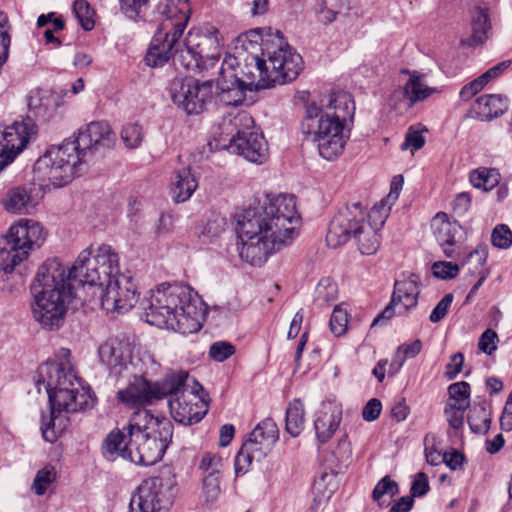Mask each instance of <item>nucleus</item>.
I'll return each instance as SVG.
<instances>
[{
  "instance_id": "nucleus-49",
  "label": "nucleus",
  "mask_w": 512,
  "mask_h": 512,
  "mask_svg": "<svg viewBox=\"0 0 512 512\" xmlns=\"http://www.w3.org/2000/svg\"><path fill=\"white\" fill-rule=\"evenodd\" d=\"M199 468L203 471V476L220 477L222 458L217 454L206 452L202 456Z\"/></svg>"
},
{
  "instance_id": "nucleus-21",
  "label": "nucleus",
  "mask_w": 512,
  "mask_h": 512,
  "mask_svg": "<svg viewBox=\"0 0 512 512\" xmlns=\"http://www.w3.org/2000/svg\"><path fill=\"white\" fill-rule=\"evenodd\" d=\"M98 355L112 373L121 374L131 364L132 346L127 340L110 338L100 345Z\"/></svg>"
},
{
  "instance_id": "nucleus-20",
  "label": "nucleus",
  "mask_w": 512,
  "mask_h": 512,
  "mask_svg": "<svg viewBox=\"0 0 512 512\" xmlns=\"http://www.w3.org/2000/svg\"><path fill=\"white\" fill-rule=\"evenodd\" d=\"M235 59H224L218 68L216 79L217 95L219 100L227 106L241 105L246 97L248 87H244L234 75Z\"/></svg>"
},
{
  "instance_id": "nucleus-5",
  "label": "nucleus",
  "mask_w": 512,
  "mask_h": 512,
  "mask_svg": "<svg viewBox=\"0 0 512 512\" xmlns=\"http://www.w3.org/2000/svg\"><path fill=\"white\" fill-rule=\"evenodd\" d=\"M69 270L58 259H49L37 271L31 284L33 319L46 330H57L64 323L68 305L74 297Z\"/></svg>"
},
{
  "instance_id": "nucleus-16",
  "label": "nucleus",
  "mask_w": 512,
  "mask_h": 512,
  "mask_svg": "<svg viewBox=\"0 0 512 512\" xmlns=\"http://www.w3.org/2000/svg\"><path fill=\"white\" fill-rule=\"evenodd\" d=\"M37 134V125L32 116L15 121L0 133V171L27 146Z\"/></svg>"
},
{
  "instance_id": "nucleus-8",
  "label": "nucleus",
  "mask_w": 512,
  "mask_h": 512,
  "mask_svg": "<svg viewBox=\"0 0 512 512\" xmlns=\"http://www.w3.org/2000/svg\"><path fill=\"white\" fill-rule=\"evenodd\" d=\"M157 11L162 19L145 57L146 64L151 67L163 66L171 59L173 50L181 45L190 6L188 0H164L157 6Z\"/></svg>"
},
{
  "instance_id": "nucleus-14",
  "label": "nucleus",
  "mask_w": 512,
  "mask_h": 512,
  "mask_svg": "<svg viewBox=\"0 0 512 512\" xmlns=\"http://www.w3.org/2000/svg\"><path fill=\"white\" fill-rule=\"evenodd\" d=\"M172 102L189 115L200 114L212 98V81L199 83L191 78H175L170 84Z\"/></svg>"
},
{
  "instance_id": "nucleus-24",
  "label": "nucleus",
  "mask_w": 512,
  "mask_h": 512,
  "mask_svg": "<svg viewBox=\"0 0 512 512\" xmlns=\"http://www.w3.org/2000/svg\"><path fill=\"white\" fill-rule=\"evenodd\" d=\"M29 113L38 120L48 122L56 115L61 101L59 96L45 89H34L28 95Z\"/></svg>"
},
{
  "instance_id": "nucleus-48",
  "label": "nucleus",
  "mask_w": 512,
  "mask_h": 512,
  "mask_svg": "<svg viewBox=\"0 0 512 512\" xmlns=\"http://www.w3.org/2000/svg\"><path fill=\"white\" fill-rule=\"evenodd\" d=\"M331 332L336 336L340 337L346 333L348 327V313L346 309H343L341 306H335L330 322H329Z\"/></svg>"
},
{
  "instance_id": "nucleus-12",
  "label": "nucleus",
  "mask_w": 512,
  "mask_h": 512,
  "mask_svg": "<svg viewBox=\"0 0 512 512\" xmlns=\"http://www.w3.org/2000/svg\"><path fill=\"white\" fill-rule=\"evenodd\" d=\"M261 51L269 69L272 87L295 80L303 69V60L279 31L261 38Z\"/></svg>"
},
{
  "instance_id": "nucleus-9",
  "label": "nucleus",
  "mask_w": 512,
  "mask_h": 512,
  "mask_svg": "<svg viewBox=\"0 0 512 512\" xmlns=\"http://www.w3.org/2000/svg\"><path fill=\"white\" fill-rule=\"evenodd\" d=\"M186 371H170L163 378L162 398L168 397L173 419L184 425L200 422L208 411L207 402L199 396L202 386L192 379L190 386Z\"/></svg>"
},
{
  "instance_id": "nucleus-47",
  "label": "nucleus",
  "mask_w": 512,
  "mask_h": 512,
  "mask_svg": "<svg viewBox=\"0 0 512 512\" xmlns=\"http://www.w3.org/2000/svg\"><path fill=\"white\" fill-rule=\"evenodd\" d=\"M144 138L143 129L140 125L133 123L127 124L121 131V139L129 149H135L140 146Z\"/></svg>"
},
{
  "instance_id": "nucleus-1",
  "label": "nucleus",
  "mask_w": 512,
  "mask_h": 512,
  "mask_svg": "<svg viewBox=\"0 0 512 512\" xmlns=\"http://www.w3.org/2000/svg\"><path fill=\"white\" fill-rule=\"evenodd\" d=\"M299 221L294 195H278L263 206L243 210L236 224L240 258L251 266H262L292 242Z\"/></svg>"
},
{
  "instance_id": "nucleus-56",
  "label": "nucleus",
  "mask_w": 512,
  "mask_h": 512,
  "mask_svg": "<svg viewBox=\"0 0 512 512\" xmlns=\"http://www.w3.org/2000/svg\"><path fill=\"white\" fill-rule=\"evenodd\" d=\"M466 409L467 408H461V406L446 404L444 413L446 415L449 425L452 428L458 429L463 425L464 411Z\"/></svg>"
},
{
  "instance_id": "nucleus-34",
  "label": "nucleus",
  "mask_w": 512,
  "mask_h": 512,
  "mask_svg": "<svg viewBox=\"0 0 512 512\" xmlns=\"http://www.w3.org/2000/svg\"><path fill=\"white\" fill-rule=\"evenodd\" d=\"M507 98L500 94H485L478 97L473 104V111L482 121H490L505 113Z\"/></svg>"
},
{
  "instance_id": "nucleus-22",
  "label": "nucleus",
  "mask_w": 512,
  "mask_h": 512,
  "mask_svg": "<svg viewBox=\"0 0 512 512\" xmlns=\"http://www.w3.org/2000/svg\"><path fill=\"white\" fill-rule=\"evenodd\" d=\"M75 372L72 364L69 359H63L60 362L57 361H48L42 364L38 368V380L36 381L37 385L43 383L45 385L46 391L49 389H58V394L54 396L57 401L63 399V389L59 388L63 386L64 382L67 379H73V373Z\"/></svg>"
},
{
  "instance_id": "nucleus-40",
  "label": "nucleus",
  "mask_w": 512,
  "mask_h": 512,
  "mask_svg": "<svg viewBox=\"0 0 512 512\" xmlns=\"http://www.w3.org/2000/svg\"><path fill=\"white\" fill-rule=\"evenodd\" d=\"M337 297V284L330 278H322L315 288L314 303L319 307H325L335 301Z\"/></svg>"
},
{
  "instance_id": "nucleus-10",
  "label": "nucleus",
  "mask_w": 512,
  "mask_h": 512,
  "mask_svg": "<svg viewBox=\"0 0 512 512\" xmlns=\"http://www.w3.org/2000/svg\"><path fill=\"white\" fill-rule=\"evenodd\" d=\"M356 238L358 249L363 255H373L380 247L379 231L366 224V213L359 202L339 210L330 222L326 242L336 248Z\"/></svg>"
},
{
  "instance_id": "nucleus-36",
  "label": "nucleus",
  "mask_w": 512,
  "mask_h": 512,
  "mask_svg": "<svg viewBox=\"0 0 512 512\" xmlns=\"http://www.w3.org/2000/svg\"><path fill=\"white\" fill-rule=\"evenodd\" d=\"M304 423V405L300 399H294L286 409L285 429L292 437H297L303 430Z\"/></svg>"
},
{
  "instance_id": "nucleus-42",
  "label": "nucleus",
  "mask_w": 512,
  "mask_h": 512,
  "mask_svg": "<svg viewBox=\"0 0 512 512\" xmlns=\"http://www.w3.org/2000/svg\"><path fill=\"white\" fill-rule=\"evenodd\" d=\"M500 174L495 169L481 168L470 174L471 184L478 189L490 191L499 182Z\"/></svg>"
},
{
  "instance_id": "nucleus-19",
  "label": "nucleus",
  "mask_w": 512,
  "mask_h": 512,
  "mask_svg": "<svg viewBox=\"0 0 512 512\" xmlns=\"http://www.w3.org/2000/svg\"><path fill=\"white\" fill-rule=\"evenodd\" d=\"M163 379L150 383L143 376H134L125 389L117 392V399L128 407L136 408L162 398Z\"/></svg>"
},
{
  "instance_id": "nucleus-35",
  "label": "nucleus",
  "mask_w": 512,
  "mask_h": 512,
  "mask_svg": "<svg viewBox=\"0 0 512 512\" xmlns=\"http://www.w3.org/2000/svg\"><path fill=\"white\" fill-rule=\"evenodd\" d=\"M1 203L7 212L13 214H29L36 206L30 191L21 186L9 189Z\"/></svg>"
},
{
  "instance_id": "nucleus-32",
  "label": "nucleus",
  "mask_w": 512,
  "mask_h": 512,
  "mask_svg": "<svg viewBox=\"0 0 512 512\" xmlns=\"http://www.w3.org/2000/svg\"><path fill=\"white\" fill-rule=\"evenodd\" d=\"M164 421L169 420L163 416H155L150 410L139 407L132 414L127 426L116 432H124L127 435V439H129L132 433H149V431L160 429V425H162Z\"/></svg>"
},
{
  "instance_id": "nucleus-33",
  "label": "nucleus",
  "mask_w": 512,
  "mask_h": 512,
  "mask_svg": "<svg viewBox=\"0 0 512 512\" xmlns=\"http://www.w3.org/2000/svg\"><path fill=\"white\" fill-rule=\"evenodd\" d=\"M197 187L198 180L189 166L175 170L170 193L176 203H182L190 199Z\"/></svg>"
},
{
  "instance_id": "nucleus-30",
  "label": "nucleus",
  "mask_w": 512,
  "mask_h": 512,
  "mask_svg": "<svg viewBox=\"0 0 512 512\" xmlns=\"http://www.w3.org/2000/svg\"><path fill=\"white\" fill-rule=\"evenodd\" d=\"M471 35L467 45L478 46L485 43L492 34L489 8L486 5H475L471 10Z\"/></svg>"
},
{
  "instance_id": "nucleus-29",
  "label": "nucleus",
  "mask_w": 512,
  "mask_h": 512,
  "mask_svg": "<svg viewBox=\"0 0 512 512\" xmlns=\"http://www.w3.org/2000/svg\"><path fill=\"white\" fill-rule=\"evenodd\" d=\"M402 72L409 76L403 87V95L411 106L441 92L439 88L431 87L427 84V75L425 73L408 69H404Z\"/></svg>"
},
{
  "instance_id": "nucleus-50",
  "label": "nucleus",
  "mask_w": 512,
  "mask_h": 512,
  "mask_svg": "<svg viewBox=\"0 0 512 512\" xmlns=\"http://www.w3.org/2000/svg\"><path fill=\"white\" fill-rule=\"evenodd\" d=\"M491 242L499 249H508L512 245V231L505 224L497 225L492 231Z\"/></svg>"
},
{
  "instance_id": "nucleus-38",
  "label": "nucleus",
  "mask_w": 512,
  "mask_h": 512,
  "mask_svg": "<svg viewBox=\"0 0 512 512\" xmlns=\"http://www.w3.org/2000/svg\"><path fill=\"white\" fill-rule=\"evenodd\" d=\"M264 457L265 455L257 450V448L248 441H245L235 458L236 474H245L254 460L261 461Z\"/></svg>"
},
{
  "instance_id": "nucleus-43",
  "label": "nucleus",
  "mask_w": 512,
  "mask_h": 512,
  "mask_svg": "<svg viewBox=\"0 0 512 512\" xmlns=\"http://www.w3.org/2000/svg\"><path fill=\"white\" fill-rule=\"evenodd\" d=\"M57 472L53 466H45L40 469L33 480L31 489L38 496L44 495L49 487L56 481Z\"/></svg>"
},
{
  "instance_id": "nucleus-18",
  "label": "nucleus",
  "mask_w": 512,
  "mask_h": 512,
  "mask_svg": "<svg viewBox=\"0 0 512 512\" xmlns=\"http://www.w3.org/2000/svg\"><path fill=\"white\" fill-rule=\"evenodd\" d=\"M215 43L216 41L212 37L189 32L184 42H181V45L173 50L171 58L175 65L196 72L203 67L201 64L203 52H206V48Z\"/></svg>"
},
{
  "instance_id": "nucleus-2",
  "label": "nucleus",
  "mask_w": 512,
  "mask_h": 512,
  "mask_svg": "<svg viewBox=\"0 0 512 512\" xmlns=\"http://www.w3.org/2000/svg\"><path fill=\"white\" fill-rule=\"evenodd\" d=\"M69 277L79 279V285L95 287L94 294L99 295L107 314L128 312L138 302L136 283L120 273L119 256L109 245L83 250L69 269Z\"/></svg>"
},
{
  "instance_id": "nucleus-63",
  "label": "nucleus",
  "mask_w": 512,
  "mask_h": 512,
  "mask_svg": "<svg viewBox=\"0 0 512 512\" xmlns=\"http://www.w3.org/2000/svg\"><path fill=\"white\" fill-rule=\"evenodd\" d=\"M464 362V355L461 352H457L451 356V361L446 365L445 376L452 380L461 371Z\"/></svg>"
},
{
  "instance_id": "nucleus-13",
  "label": "nucleus",
  "mask_w": 512,
  "mask_h": 512,
  "mask_svg": "<svg viewBox=\"0 0 512 512\" xmlns=\"http://www.w3.org/2000/svg\"><path fill=\"white\" fill-rule=\"evenodd\" d=\"M46 232L40 223L32 219H20L12 225L5 238V245L0 249V260L6 273L22 261L29 253L42 246Z\"/></svg>"
},
{
  "instance_id": "nucleus-59",
  "label": "nucleus",
  "mask_w": 512,
  "mask_h": 512,
  "mask_svg": "<svg viewBox=\"0 0 512 512\" xmlns=\"http://www.w3.org/2000/svg\"><path fill=\"white\" fill-rule=\"evenodd\" d=\"M428 477L424 472H419L415 475V478L411 485V495L409 497H422L429 491Z\"/></svg>"
},
{
  "instance_id": "nucleus-3",
  "label": "nucleus",
  "mask_w": 512,
  "mask_h": 512,
  "mask_svg": "<svg viewBox=\"0 0 512 512\" xmlns=\"http://www.w3.org/2000/svg\"><path fill=\"white\" fill-rule=\"evenodd\" d=\"M114 134L108 123L93 121L78 130L75 139L51 146L36 164L35 169L54 186L62 187L80 172V167L99 148H109Z\"/></svg>"
},
{
  "instance_id": "nucleus-25",
  "label": "nucleus",
  "mask_w": 512,
  "mask_h": 512,
  "mask_svg": "<svg viewBox=\"0 0 512 512\" xmlns=\"http://www.w3.org/2000/svg\"><path fill=\"white\" fill-rule=\"evenodd\" d=\"M342 419V409L333 402L322 403L317 412L314 427L320 442L326 443L337 431Z\"/></svg>"
},
{
  "instance_id": "nucleus-55",
  "label": "nucleus",
  "mask_w": 512,
  "mask_h": 512,
  "mask_svg": "<svg viewBox=\"0 0 512 512\" xmlns=\"http://www.w3.org/2000/svg\"><path fill=\"white\" fill-rule=\"evenodd\" d=\"M498 335L492 329H487L482 333L478 342L480 351L491 355L497 349Z\"/></svg>"
},
{
  "instance_id": "nucleus-52",
  "label": "nucleus",
  "mask_w": 512,
  "mask_h": 512,
  "mask_svg": "<svg viewBox=\"0 0 512 512\" xmlns=\"http://www.w3.org/2000/svg\"><path fill=\"white\" fill-rule=\"evenodd\" d=\"M424 453L427 463L432 466L442 463L443 455L437 449V439L435 435L427 434L424 437Z\"/></svg>"
},
{
  "instance_id": "nucleus-53",
  "label": "nucleus",
  "mask_w": 512,
  "mask_h": 512,
  "mask_svg": "<svg viewBox=\"0 0 512 512\" xmlns=\"http://www.w3.org/2000/svg\"><path fill=\"white\" fill-rule=\"evenodd\" d=\"M422 349V342L419 339L414 340L410 344H402L397 348L395 360L399 357L400 354H403V357L399 359L397 363V367L395 368L393 373H396L404 364V361L407 358H414L417 356Z\"/></svg>"
},
{
  "instance_id": "nucleus-64",
  "label": "nucleus",
  "mask_w": 512,
  "mask_h": 512,
  "mask_svg": "<svg viewBox=\"0 0 512 512\" xmlns=\"http://www.w3.org/2000/svg\"><path fill=\"white\" fill-rule=\"evenodd\" d=\"M425 144V139L422 136L421 132L418 130L409 129L405 141L403 142L401 148L402 150H406L409 147H413L415 150L422 148Z\"/></svg>"
},
{
  "instance_id": "nucleus-31",
  "label": "nucleus",
  "mask_w": 512,
  "mask_h": 512,
  "mask_svg": "<svg viewBox=\"0 0 512 512\" xmlns=\"http://www.w3.org/2000/svg\"><path fill=\"white\" fill-rule=\"evenodd\" d=\"M279 438L277 424L271 418H266L256 425L246 441L252 444L265 456L273 448Z\"/></svg>"
},
{
  "instance_id": "nucleus-58",
  "label": "nucleus",
  "mask_w": 512,
  "mask_h": 512,
  "mask_svg": "<svg viewBox=\"0 0 512 512\" xmlns=\"http://www.w3.org/2000/svg\"><path fill=\"white\" fill-rule=\"evenodd\" d=\"M453 295L451 293L446 294L432 310L429 319L433 323L440 322L448 313V310L452 304Z\"/></svg>"
},
{
  "instance_id": "nucleus-11",
  "label": "nucleus",
  "mask_w": 512,
  "mask_h": 512,
  "mask_svg": "<svg viewBox=\"0 0 512 512\" xmlns=\"http://www.w3.org/2000/svg\"><path fill=\"white\" fill-rule=\"evenodd\" d=\"M67 380L69 382L65 381L63 386L59 387L64 390L63 399L59 402L54 397L58 394V389L47 390L51 410L49 416H42L41 433L43 439L50 443L57 440L65 427L60 416L61 412L75 413L83 411L93 407L95 402L90 390L82 385L76 372L73 373V379Z\"/></svg>"
},
{
  "instance_id": "nucleus-37",
  "label": "nucleus",
  "mask_w": 512,
  "mask_h": 512,
  "mask_svg": "<svg viewBox=\"0 0 512 512\" xmlns=\"http://www.w3.org/2000/svg\"><path fill=\"white\" fill-rule=\"evenodd\" d=\"M468 424L472 432L485 434L491 424V413L484 404L474 405L468 415Z\"/></svg>"
},
{
  "instance_id": "nucleus-17",
  "label": "nucleus",
  "mask_w": 512,
  "mask_h": 512,
  "mask_svg": "<svg viewBox=\"0 0 512 512\" xmlns=\"http://www.w3.org/2000/svg\"><path fill=\"white\" fill-rule=\"evenodd\" d=\"M226 59H235L234 67L235 78L248 87V91L272 88L269 80V69L265 57L261 54L259 57L255 53L237 52V56L227 57Z\"/></svg>"
},
{
  "instance_id": "nucleus-61",
  "label": "nucleus",
  "mask_w": 512,
  "mask_h": 512,
  "mask_svg": "<svg viewBox=\"0 0 512 512\" xmlns=\"http://www.w3.org/2000/svg\"><path fill=\"white\" fill-rule=\"evenodd\" d=\"M319 21L328 25L336 21L339 11L327 6L326 0H322L316 9Z\"/></svg>"
},
{
  "instance_id": "nucleus-41",
  "label": "nucleus",
  "mask_w": 512,
  "mask_h": 512,
  "mask_svg": "<svg viewBox=\"0 0 512 512\" xmlns=\"http://www.w3.org/2000/svg\"><path fill=\"white\" fill-rule=\"evenodd\" d=\"M399 493V485L396 481L386 475L378 481L372 491V499L380 508L388 506V502L384 500V496L394 497Z\"/></svg>"
},
{
  "instance_id": "nucleus-27",
  "label": "nucleus",
  "mask_w": 512,
  "mask_h": 512,
  "mask_svg": "<svg viewBox=\"0 0 512 512\" xmlns=\"http://www.w3.org/2000/svg\"><path fill=\"white\" fill-rule=\"evenodd\" d=\"M434 236L442 247L443 253L447 258H454L458 254L453 246L456 245L455 236L459 233L460 226L457 222H450L447 214L439 212L432 221Z\"/></svg>"
},
{
  "instance_id": "nucleus-4",
  "label": "nucleus",
  "mask_w": 512,
  "mask_h": 512,
  "mask_svg": "<svg viewBox=\"0 0 512 512\" xmlns=\"http://www.w3.org/2000/svg\"><path fill=\"white\" fill-rule=\"evenodd\" d=\"M205 318L204 304L190 286L162 283L151 292L145 319L150 325L181 334L199 331Z\"/></svg>"
},
{
  "instance_id": "nucleus-60",
  "label": "nucleus",
  "mask_w": 512,
  "mask_h": 512,
  "mask_svg": "<svg viewBox=\"0 0 512 512\" xmlns=\"http://www.w3.org/2000/svg\"><path fill=\"white\" fill-rule=\"evenodd\" d=\"M203 492L207 501H214L220 494L219 477L203 476Z\"/></svg>"
},
{
  "instance_id": "nucleus-54",
  "label": "nucleus",
  "mask_w": 512,
  "mask_h": 512,
  "mask_svg": "<svg viewBox=\"0 0 512 512\" xmlns=\"http://www.w3.org/2000/svg\"><path fill=\"white\" fill-rule=\"evenodd\" d=\"M459 270V265L452 262L438 261L432 265L433 275L444 280L455 278L458 275Z\"/></svg>"
},
{
  "instance_id": "nucleus-39",
  "label": "nucleus",
  "mask_w": 512,
  "mask_h": 512,
  "mask_svg": "<svg viewBox=\"0 0 512 512\" xmlns=\"http://www.w3.org/2000/svg\"><path fill=\"white\" fill-rule=\"evenodd\" d=\"M488 257V248L486 245H479L471 251L461 263V266H467L471 275H481V272H489L484 266Z\"/></svg>"
},
{
  "instance_id": "nucleus-46",
  "label": "nucleus",
  "mask_w": 512,
  "mask_h": 512,
  "mask_svg": "<svg viewBox=\"0 0 512 512\" xmlns=\"http://www.w3.org/2000/svg\"><path fill=\"white\" fill-rule=\"evenodd\" d=\"M392 205L381 200L378 204L374 205L370 212L366 214V224L380 231L383 227L391 209Z\"/></svg>"
},
{
  "instance_id": "nucleus-57",
  "label": "nucleus",
  "mask_w": 512,
  "mask_h": 512,
  "mask_svg": "<svg viewBox=\"0 0 512 512\" xmlns=\"http://www.w3.org/2000/svg\"><path fill=\"white\" fill-rule=\"evenodd\" d=\"M149 0H119L121 11L129 18H136L140 15Z\"/></svg>"
},
{
  "instance_id": "nucleus-62",
  "label": "nucleus",
  "mask_w": 512,
  "mask_h": 512,
  "mask_svg": "<svg viewBox=\"0 0 512 512\" xmlns=\"http://www.w3.org/2000/svg\"><path fill=\"white\" fill-rule=\"evenodd\" d=\"M382 404L376 398L370 399L363 408L362 416L368 422L375 421L381 413Z\"/></svg>"
},
{
  "instance_id": "nucleus-7",
  "label": "nucleus",
  "mask_w": 512,
  "mask_h": 512,
  "mask_svg": "<svg viewBox=\"0 0 512 512\" xmlns=\"http://www.w3.org/2000/svg\"><path fill=\"white\" fill-rule=\"evenodd\" d=\"M173 436V424L164 421L160 429L149 433L131 434L110 432L104 442V455L111 459L120 456L135 464L153 465L164 456Z\"/></svg>"
},
{
  "instance_id": "nucleus-44",
  "label": "nucleus",
  "mask_w": 512,
  "mask_h": 512,
  "mask_svg": "<svg viewBox=\"0 0 512 512\" xmlns=\"http://www.w3.org/2000/svg\"><path fill=\"white\" fill-rule=\"evenodd\" d=\"M449 401L447 404L468 408L470 404V385L465 382H456L448 387Z\"/></svg>"
},
{
  "instance_id": "nucleus-51",
  "label": "nucleus",
  "mask_w": 512,
  "mask_h": 512,
  "mask_svg": "<svg viewBox=\"0 0 512 512\" xmlns=\"http://www.w3.org/2000/svg\"><path fill=\"white\" fill-rule=\"evenodd\" d=\"M235 346L227 341L214 342L209 348V356L217 362H223L235 353Z\"/></svg>"
},
{
  "instance_id": "nucleus-28",
  "label": "nucleus",
  "mask_w": 512,
  "mask_h": 512,
  "mask_svg": "<svg viewBox=\"0 0 512 512\" xmlns=\"http://www.w3.org/2000/svg\"><path fill=\"white\" fill-rule=\"evenodd\" d=\"M219 129L223 140H228L230 144V140L245 136L257 128L252 116L247 111L241 110L225 115L219 124Z\"/></svg>"
},
{
  "instance_id": "nucleus-23",
  "label": "nucleus",
  "mask_w": 512,
  "mask_h": 512,
  "mask_svg": "<svg viewBox=\"0 0 512 512\" xmlns=\"http://www.w3.org/2000/svg\"><path fill=\"white\" fill-rule=\"evenodd\" d=\"M228 149L231 153L243 156L246 160L262 164L268 159V146L258 129L251 133L230 140Z\"/></svg>"
},
{
  "instance_id": "nucleus-15",
  "label": "nucleus",
  "mask_w": 512,
  "mask_h": 512,
  "mask_svg": "<svg viewBox=\"0 0 512 512\" xmlns=\"http://www.w3.org/2000/svg\"><path fill=\"white\" fill-rule=\"evenodd\" d=\"M170 478L154 476L145 479L133 494L129 512H159L170 504Z\"/></svg>"
},
{
  "instance_id": "nucleus-45",
  "label": "nucleus",
  "mask_w": 512,
  "mask_h": 512,
  "mask_svg": "<svg viewBox=\"0 0 512 512\" xmlns=\"http://www.w3.org/2000/svg\"><path fill=\"white\" fill-rule=\"evenodd\" d=\"M73 11L84 30L90 31L94 28V10L86 0H76L73 4Z\"/></svg>"
},
{
  "instance_id": "nucleus-26",
  "label": "nucleus",
  "mask_w": 512,
  "mask_h": 512,
  "mask_svg": "<svg viewBox=\"0 0 512 512\" xmlns=\"http://www.w3.org/2000/svg\"><path fill=\"white\" fill-rule=\"evenodd\" d=\"M419 283V277L415 274L395 282L391 303L398 307L399 314L417 306L420 294Z\"/></svg>"
},
{
  "instance_id": "nucleus-6",
  "label": "nucleus",
  "mask_w": 512,
  "mask_h": 512,
  "mask_svg": "<svg viewBox=\"0 0 512 512\" xmlns=\"http://www.w3.org/2000/svg\"><path fill=\"white\" fill-rule=\"evenodd\" d=\"M355 105L349 93L339 91L328 96L326 104L319 107L312 102L306 105L302 132L318 144L319 154L327 160L339 156L345 146L344 123L353 117Z\"/></svg>"
}]
</instances>
